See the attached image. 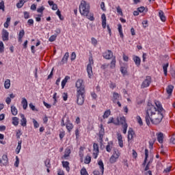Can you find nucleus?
I'll use <instances>...</instances> for the list:
<instances>
[{"label": "nucleus", "mask_w": 175, "mask_h": 175, "mask_svg": "<svg viewBox=\"0 0 175 175\" xmlns=\"http://www.w3.org/2000/svg\"><path fill=\"white\" fill-rule=\"evenodd\" d=\"M173 90H174V86H173L172 85H169L166 88L167 94H168V95H170L171 94H172Z\"/></svg>", "instance_id": "nucleus-22"}, {"label": "nucleus", "mask_w": 175, "mask_h": 175, "mask_svg": "<svg viewBox=\"0 0 175 175\" xmlns=\"http://www.w3.org/2000/svg\"><path fill=\"white\" fill-rule=\"evenodd\" d=\"M71 61H75L76 59V53L72 52L70 56Z\"/></svg>", "instance_id": "nucleus-54"}, {"label": "nucleus", "mask_w": 175, "mask_h": 175, "mask_svg": "<svg viewBox=\"0 0 175 175\" xmlns=\"http://www.w3.org/2000/svg\"><path fill=\"white\" fill-rule=\"evenodd\" d=\"M11 113L12 116H17V113H18V111H17V108H16L14 105L11 106Z\"/></svg>", "instance_id": "nucleus-29"}, {"label": "nucleus", "mask_w": 175, "mask_h": 175, "mask_svg": "<svg viewBox=\"0 0 175 175\" xmlns=\"http://www.w3.org/2000/svg\"><path fill=\"white\" fill-rule=\"evenodd\" d=\"M146 8L144 7H140L137 8V10L139 13H143V12H144Z\"/></svg>", "instance_id": "nucleus-58"}, {"label": "nucleus", "mask_w": 175, "mask_h": 175, "mask_svg": "<svg viewBox=\"0 0 175 175\" xmlns=\"http://www.w3.org/2000/svg\"><path fill=\"white\" fill-rule=\"evenodd\" d=\"M24 35H25V32L24 31V30H21V31L19 32L18 38H23V37H24Z\"/></svg>", "instance_id": "nucleus-55"}, {"label": "nucleus", "mask_w": 175, "mask_h": 175, "mask_svg": "<svg viewBox=\"0 0 175 175\" xmlns=\"http://www.w3.org/2000/svg\"><path fill=\"white\" fill-rule=\"evenodd\" d=\"M107 124H114L115 125H120V119L117 118V122H114L113 118H110L109 119V121L107 122Z\"/></svg>", "instance_id": "nucleus-19"}, {"label": "nucleus", "mask_w": 175, "mask_h": 175, "mask_svg": "<svg viewBox=\"0 0 175 175\" xmlns=\"http://www.w3.org/2000/svg\"><path fill=\"white\" fill-rule=\"evenodd\" d=\"M116 56H114L110 63V68L111 69H114L116 68Z\"/></svg>", "instance_id": "nucleus-31"}, {"label": "nucleus", "mask_w": 175, "mask_h": 175, "mask_svg": "<svg viewBox=\"0 0 175 175\" xmlns=\"http://www.w3.org/2000/svg\"><path fill=\"white\" fill-rule=\"evenodd\" d=\"M79 13L90 21L95 20L94 13L90 12V3L84 0H82L79 4Z\"/></svg>", "instance_id": "nucleus-3"}, {"label": "nucleus", "mask_w": 175, "mask_h": 175, "mask_svg": "<svg viewBox=\"0 0 175 175\" xmlns=\"http://www.w3.org/2000/svg\"><path fill=\"white\" fill-rule=\"evenodd\" d=\"M103 57L105 59H111L113 57V52L110 50H107L105 53H103Z\"/></svg>", "instance_id": "nucleus-6"}, {"label": "nucleus", "mask_w": 175, "mask_h": 175, "mask_svg": "<svg viewBox=\"0 0 175 175\" xmlns=\"http://www.w3.org/2000/svg\"><path fill=\"white\" fill-rule=\"evenodd\" d=\"M57 39V34H54L49 38V42H54Z\"/></svg>", "instance_id": "nucleus-46"}, {"label": "nucleus", "mask_w": 175, "mask_h": 175, "mask_svg": "<svg viewBox=\"0 0 175 175\" xmlns=\"http://www.w3.org/2000/svg\"><path fill=\"white\" fill-rule=\"evenodd\" d=\"M120 98H121V96L118 93L113 92L112 98L113 103H117V101L120 100Z\"/></svg>", "instance_id": "nucleus-12"}, {"label": "nucleus", "mask_w": 175, "mask_h": 175, "mask_svg": "<svg viewBox=\"0 0 175 175\" xmlns=\"http://www.w3.org/2000/svg\"><path fill=\"white\" fill-rule=\"evenodd\" d=\"M120 157V154L115 152L109 159L110 163H116L117 162V159Z\"/></svg>", "instance_id": "nucleus-7"}, {"label": "nucleus", "mask_w": 175, "mask_h": 175, "mask_svg": "<svg viewBox=\"0 0 175 175\" xmlns=\"http://www.w3.org/2000/svg\"><path fill=\"white\" fill-rule=\"evenodd\" d=\"M137 121L139 125H143V120H142V118L140 116H137Z\"/></svg>", "instance_id": "nucleus-49"}, {"label": "nucleus", "mask_w": 175, "mask_h": 175, "mask_svg": "<svg viewBox=\"0 0 175 175\" xmlns=\"http://www.w3.org/2000/svg\"><path fill=\"white\" fill-rule=\"evenodd\" d=\"M30 109H31V110H33V111H35V110H36V108L35 107V105H33V104L30 103L29 105Z\"/></svg>", "instance_id": "nucleus-61"}, {"label": "nucleus", "mask_w": 175, "mask_h": 175, "mask_svg": "<svg viewBox=\"0 0 175 175\" xmlns=\"http://www.w3.org/2000/svg\"><path fill=\"white\" fill-rule=\"evenodd\" d=\"M154 143H155V139L149 142V148H150L151 150H152Z\"/></svg>", "instance_id": "nucleus-52"}, {"label": "nucleus", "mask_w": 175, "mask_h": 175, "mask_svg": "<svg viewBox=\"0 0 175 175\" xmlns=\"http://www.w3.org/2000/svg\"><path fill=\"white\" fill-rule=\"evenodd\" d=\"M33 124L34 128H38L39 126V123L35 119H33Z\"/></svg>", "instance_id": "nucleus-53"}, {"label": "nucleus", "mask_w": 175, "mask_h": 175, "mask_svg": "<svg viewBox=\"0 0 175 175\" xmlns=\"http://www.w3.org/2000/svg\"><path fill=\"white\" fill-rule=\"evenodd\" d=\"M28 2V0H20L19 2L16 4V7L20 9L24 6V3Z\"/></svg>", "instance_id": "nucleus-23"}, {"label": "nucleus", "mask_w": 175, "mask_h": 175, "mask_svg": "<svg viewBox=\"0 0 175 175\" xmlns=\"http://www.w3.org/2000/svg\"><path fill=\"white\" fill-rule=\"evenodd\" d=\"M106 150H107V152H111V146H110V142H109L108 144L107 145Z\"/></svg>", "instance_id": "nucleus-50"}, {"label": "nucleus", "mask_w": 175, "mask_h": 175, "mask_svg": "<svg viewBox=\"0 0 175 175\" xmlns=\"http://www.w3.org/2000/svg\"><path fill=\"white\" fill-rule=\"evenodd\" d=\"M0 10L5 12V2L3 1H1L0 3Z\"/></svg>", "instance_id": "nucleus-43"}, {"label": "nucleus", "mask_w": 175, "mask_h": 175, "mask_svg": "<svg viewBox=\"0 0 175 175\" xmlns=\"http://www.w3.org/2000/svg\"><path fill=\"white\" fill-rule=\"evenodd\" d=\"M120 72L123 75V76H125L126 73H128V66H122L120 67Z\"/></svg>", "instance_id": "nucleus-14"}, {"label": "nucleus", "mask_w": 175, "mask_h": 175, "mask_svg": "<svg viewBox=\"0 0 175 175\" xmlns=\"http://www.w3.org/2000/svg\"><path fill=\"white\" fill-rule=\"evenodd\" d=\"M91 162V157L90 156H86L85 159V163L88 165Z\"/></svg>", "instance_id": "nucleus-48"}, {"label": "nucleus", "mask_w": 175, "mask_h": 175, "mask_svg": "<svg viewBox=\"0 0 175 175\" xmlns=\"http://www.w3.org/2000/svg\"><path fill=\"white\" fill-rule=\"evenodd\" d=\"M94 65V60L92 59H89V64L87 66V72L89 79H91L92 77V66Z\"/></svg>", "instance_id": "nucleus-4"}, {"label": "nucleus", "mask_w": 175, "mask_h": 175, "mask_svg": "<svg viewBox=\"0 0 175 175\" xmlns=\"http://www.w3.org/2000/svg\"><path fill=\"white\" fill-rule=\"evenodd\" d=\"M165 109L159 101L155 102V105L148 103L146 107L145 120L147 125H158L163 119Z\"/></svg>", "instance_id": "nucleus-1"}, {"label": "nucleus", "mask_w": 175, "mask_h": 175, "mask_svg": "<svg viewBox=\"0 0 175 175\" xmlns=\"http://www.w3.org/2000/svg\"><path fill=\"white\" fill-rule=\"evenodd\" d=\"M91 42L92 44H93L94 46H96V44H98V40L94 37L91 38Z\"/></svg>", "instance_id": "nucleus-42"}, {"label": "nucleus", "mask_w": 175, "mask_h": 175, "mask_svg": "<svg viewBox=\"0 0 175 175\" xmlns=\"http://www.w3.org/2000/svg\"><path fill=\"white\" fill-rule=\"evenodd\" d=\"M23 143V141H18V146L16 149V154H20V151L21 150V144Z\"/></svg>", "instance_id": "nucleus-32"}, {"label": "nucleus", "mask_w": 175, "mask_h": 175, "mask_svg": "<svg viewBox=\"0 0 175 175\" xmlns=\"http://www.w3.org/2000/svg\"><path fill=\"white\" fill-rule=\"evenodd\" d=\"M109 64H103V65H101V69H107V68H109Z\"/></svg>", "instance_id": "nucleus-62"}, {"label": "nucleus", "mask_w": 175, "mask_h": 175, "mask_svg": "<svg viewBox=\"0 0 175 175\" xmlns=\"http://www.w3.org/2000/svg\"><path fill=\"white\" fill-rule=\"evenodd\" d=\"M105 135V129L103 128V125L100 124V130L99 131V139L100 143L103 142V136Z\"/></svg>", "instance_id": "nucleus-8"}, {"label": "nucleus", "mask_w": 175, "mask_h": 175, "mask_svg": "<svg viewBox=\"0 0 175 175\" xmlns=\"http://www.w3.org/2000/svg\"><path fill=\"white\" fill-rule=\"evenodd\" d=\"M118 29L120 38H124V33H122V25H121V24L118 25Z\"/></svg>", "instance_id": "nucleus-33"}, {"label": "nucleus", "mask_w": 175, "mask_h": 175, "mask_svg": "<svg viewBox=\"0 0 175 175\" xmlns=\"http://www.w3.org/2000/svg\"><path fill=\"white\" fill-rule=\"evenodd\" d=\"M12 124L15 126H17V125H18V118L17 117L12 118Z\"/></svg>", "instance_id": "nucleus-37"}, {"label": "nucleus", "mask_w": 175, "mask_h": 175, "mask_svg": "<svg viewBox=\"0 0 175 175\" xmlns=\"http://www.w3.org/2000/svg\"><path fill=\"white\" fill-rule=\"evenodd\" d=\"M117 136H118V144H119L120 147H121V148H122L124 147V142L122 141V135H121V133H118Z\"/></svg>", "instance_id": "nucleus-11"}, {"label": "nucleus", "mask_w": 175, "mask_h": 175, "mask_svg": "<svg viewBox=\"0 0 175 175\" xmlns=\"http://www.w3.org/2000/svg\"><path fill=\"white\" fill-rule=\"evenodd\" d=\"M167 68H169V63L163 64V70L164 72L165 76H167Z\"/></svg>", "instance_id": "nucleus-30"}, {"label": "nucleus", "mask_w": 175, "mask_h": 175, "mask_svg": "<svg viewBox=\"0 0 175 175\" xmlns=\"http://www.w3.org/2000/svg\"><path fill=\"white\" fill-rule=\"evenodd\" d=\"M148 158V149H145V159L143 163V165L146 166V163H147V159Z\"/></svg>", "instance_id": "nucleus-36"}, {"label": "nucleus", "mask_w": 175, "mask_h": 175, "mask_svg": "<svg viewBox=\"0 0 175 175\" xmlns=\"http://www.w3.org/2000/svg\"><path fill=\"white\" fill-rule=\"evenodd\" d=\"M44 6H41L40 8L37 9V12L38 13H41V14H43V12L44 11Z\"/></svg>", "instance_id": "nucleus-47"}, {"label": "nucleus", "mask_w": 175, "mask_h": 175, "mask_svg": "<svg viewBox=\"0 0 175 175\" xmlns=\"http://www.w3.org/2000/svg\"><path fill=\"white\" fill-rule=\"evenodd\" d=\"M133 135H135V132H133V129L130 128L128 131V139L132 140L133 139Z\"/></svg>", "instance_id": "nucleus-20"}, {"label": "nucleus", "mask_w": 175, "mask_h": 175, "mask_svg": "<svg viewBox=\"0 0 175 175\" xmlns=\"http://www.w3.org/2000/svg\"><path fill=\"white\" fill-rule=\"evenodd\" d=\"M18 165H20V159H18V157H16V161H15V163H14V166L16 167H18Z\"/></svg>", "instance_id": "nucleus-44"}, {"label": "nucleus", "mask_w": 175, "mask_h": 175, "mask_svg": "<svg viewBox=\"0 0 175 175\" xmlns=\"http://www.w3.org/2000/svg\"><path fill=\"white\" fill-rule=\"evenodd\" d=\"M1 35H2V39L3 42H6L9 40V32H8L6 30L3 29Z\"/></svg>", "instance_id": "nucleus-9"}, {"label": "nucleus", "mask_w": 175, "mask_h": 175, "mask_svg": "<svg viewBox=\"0 0 175 175\" xmlns=\"http://www.w3.org/2000/svg\"><path fill=\"white\" fill-rule=\"evenodd\" d=\"M121 124V125H122V126H124V125H128L127 124H126V119H125V117H120V120H119V124Z\"/></svg>", "instance_id": "nucleus-27"}, {"label": "nucleus", "mask_w": 175, "mask_h": 175, "mask_svg": "<svg viewBox=\"0 0 175 175\" xmlns=\"http://www.w3.org/2000/svg\"><path fill=\"white\" fill-rule=\"evenodd\" d=\"M159 16L163 23L166 21V16H165V13H163V11L162 10L159 11Z\"/></svg>", "instance_id": "nucleus-17"}, {"label": "nucleus", "mask_w": 175, "mask_h": 175, "mask_svg": "<svg viewBox=\"0 0 175 175\" xmlns=\"http://www.w3.org/2000/svg\"><path fill=\"white\" fill-rule=\"evenodd\" d=\"M21 116V125L22 126H27V118H25V116L23 113H20Z\"/></svg>", "instance_id": "nucleus-10"}, {"label": "nucleus", "mask_w": 175, "mask_h": 175, "mask_svg": "<svg viewBox=\"0 0 175 175\" xmlns=\"http://www.w3.org/2000/svg\"><path fill=\"white\" fill-rule=\"evenodd\" d=\"M68 58H69V53L66 52L62 59V63L66 64L68 62Z\"/></svg>", "instance_id": "nucleus-26"}, {"label": "nucleus", "mask_w": 175, "mask_h": 175, "mask_svg": "<svg viewBox=\"0 0 175 175\" xmlns=\"http://www.w3.org/2000/svg\"><path fill=\"white\" fill-rule=\"evenodd\" d=\"M102 18V27L103 28H106V15L105 14H103L101 16Z\"/></svg>", "instance_id": "nucleus-24"}, {"label": "nucleus", "mask_w": 175, "mask_h": 175, "mask_svg": "<svg viewBox=\"0 0 175 175\" xmlns=\"http://www.w3.org/2000/svg\"><path fill=\"white\" fill-rule=\"evenodd\" d=\"M68 80H70V77L66 76L64 79L62 80V89L65 88V85H66V83H68Z\"/></svg>", "instance_id": "nucleus-18"}, {"label": "nucleus", "mask_w": 175, "mask_h": 175, "mask_svg": "<svg viewBox=\"0 0 175 175\" xmlns=\"http://www.w3.org/2000/svg\"><path fill=\"white\" fill-rule=\"evenodd\" d=\"M63 100H68V93H64L63 94Z\"/></svg>", "instance_id": "nucleus-64"}, {"label": "nucleus", "mask_w": 175, "mask_h": 175, "mask_svg": "<svg viewBox=\"0 0 175 175\" xmlns=\"http://www.w3.org/2000/svg\"><path fill=\"white\" fill-rule=\"evenodd\" d=\"M83 79H78L76 82L77 88V103L79 106L84 105L85 98V86L84 85Z\"/></svg>", "instance_id": "nucleus-2"}, {"label": "nucleus", "mask_w": 175, "mask_h": 175, "mask_svg": "<svg viewBox=\"0 0 175 175\" xmlns=\"http://www.w3.org/2000/svg\"><path fill=\"white\" fill-rule=\"evenodd\" d=\"M157 140L160 144L163 143V133H160L157 135Z\"/></svg>", "instance_id": "nucleus-25"}, {"label": "nucleus", "mask_w": 175, "mask_h": 175, "mask_svg": "<svg viewBox=\"0 0 175 175\" xmlns=\"http://www.w3.org/2000/svg\"><path fill=\"white\" fill-rule=\"evenodd\" d=\"M4 87L6 90L10 88V79H6L4 83Z\"/></svg>", "instance_id": "nucleus-34"}, {"label": "nucleus", "mask_w": 175, "mask_h": 175, "mask_svg": "<svg viewBox=\"0 0 175 175\" xmlns=\"http://www.w3.org/2000/svg\"><path fill=\"white\" fill-rule=\"evenodd\" d=\"M56 14L58 16V17L61 19V20H64V18H62V16L61 15V11H59V10H58L56 12Z\"/></svg>", "instance_id": "nucleus-56"}, {"label": "nucleus", "mask_w": 175, "mask_h": 175, "mask_svg": "<svg viewBox=\"0 0 175 175\" xmlns=\"http://www.w3.org/2000/svg\"><path fill=\"white\" fill-rule=\"evenodd\" d=\"M45 166L48 168H50L51 167V164H50V159H47L44 161Z\"/></svg>", "instance_id": "nucleus-41"}, {"label": "nucleus", "mask_w": 175, "mask_h": 175, "mask_svg": "<svg viewBox=\"0 0 175 175\" xmlns=\"http://www.w3.org/2000/svg\"><path fill=\"white\" fill-rule=\"evenodd\" d=\"M93 148L94 152H96V154L99 152V145H98V144H94Z\"/></svg>", "instance_id": "nucleus-38"}, {"label": "nucleus", "mask_w": 175, "mask_h": 175, "mask_svg": "<svg viewBox=\"0 0 175 175\" xmlns=\"http://www.w3.org/2000/svg\"><path fill=\"white\" fill-rule=\"evenodd\" d=\"M110 114H111V111H110V109H108L107 111H105L103 118H109V116H110Z\"/></svg>", "instance_id": "nucleus-35"}, {"label": "nucleus", "mask_w": 175, "mask_h": 175, "mask_svg": "<svg viewBox=\"0 0 175 175\" xmlns=\"http://www.w3.org/2000/svg\"><path fill=\"white\" fill-rule=\"evenodd\" d=\"M21 105H23V109L27 110V108L28 107V101L27 100V98H22Z\"/></svg>", "instance_id": "nucleus-15"}, {"label": "nucleus", "mask_w": 175, "mask_h": 175, "mask_svg": "<svg viewBox=\"0 0 175 175\" xmlns=\"http://www.w3.org/2000/svg\"><path fill=\"white\" fill-rule=\"evenodd\" d=\"M123 128V133H126V131L128 129V124H125L124 126H122Z\"/></svg>", "instance_id": "nucleus-57"}, {"label": "nucleus", "mask_w": 175, "mask_h": 175, "mask_svg": "<svg viewBox=\"0 0 175 175\" xmlns=\"http://www.w3.org/2000/svg\"><path fill=\"white\" fill-rule=\"evenodd\" d=\"M170 143L175 144V135H173L170 139Z\"/></svg>", "instance_id": "nucleus-59"}, {"label": "nucleus", "mask_w": 175, "mask_h": 175, "mask_svg": "<svg viewBox=\"0 0 175 175\" xmlns=\"http://www.w3.org/2000/svg\"><path fill=\"white\" fill-rule=\"evenodd\" d=\"M63 167H65L67 172L70 170V167H69V162L68 161H62Z\"/></svg>", "instance_id": "nucleus-28"}, {"label": "nucleus", "mask_w": 175, "mask_h": 175, "mask_svg": "<svg viewBox=\"0 0 175 175\" xmlns=\"http://www.w3.org/2000/svg\"><path fill=\"white\" fill-rule=\"evenodd\" d=\"M24 16H25V18H26V19L29 18V12H24Z\"/></svg>", "instance_id": "nucleus-63"}, {"label": "nucleus", "mask_w": 175, "mask_h": 175, "mask_svg": "<svg viewBox=\"0 0 175 175\" xmlns=\"http://www.w3.org/2000/svg\"><path fill=\"white\" fill-rule=\"evenodd\" d=\"M98 164L101 170V174L103 175V173L105 172V165L103 164V161H102V160H100Z\"/></svg>", "instance_id": "nucleus-21"}, {"label": "nucleus", "mask_w": 175, "mask_h": 175, "mask_svg": "<svg viewBox=\"0 0 175 175\" xmlns=\"http://www.w3.org/2000/svg\"><path fill=\"white\" fill-rule=\"evenodd\" d=\"M123 61H125V62H128V61H129V57L125 54L123 55Z\"/></svg>", "instance_id": "nucleus-60"}, {"label": "nucleus", "mask_w": 175, "mask_h": 175, "mask_svg": "<svg viewBox=\"0 0 175 175\" xmlns=\"http://www.w3.org/2000/svg\"><path fill=\"white\" fill-rule=\"evenodd\" d=\"M0 162L2 165L5 166V165H8V156L5 154H3L2 157V159L0 160Z\"/></svg>", "instance_id": "nucleus-16"}, {"label": "nucleus", "mask_w": 175, "mask_h": 175, "mask_svg": "<svg viewBox=\"0 0 175 175\" xmlns=\"http://www.w3.org/2000/svg\"><path fill=\"white\" fill-rule=\"evenodd\" d=\"M116 10H117L118 13L119 14H120V16H122V9H121V7L118 6V7L116 8Z\"/></svg>", "instance_id": "nucleus-51"}, {"label": "nucleus", "mask_w": 175, "mask_h": 175, "mask_svg": "<svg viewBox=\"0 0 175 175\" xmlns=\"http://www.w3.org/2000/svg\"><path fill=\"white\" fill-rule=\"evenodd\" d=\"M5 51V46L3 45V42L0 41V53H3Z\"/></svg>", "instance_id": "nucleus-39"}, {"label": "nucleus", "mask_w": 175, "mask_h": 175, "mask_svg": "<svg viewBox=\"0 0 175 175\" xmlns=\"http://www.w3.org/2000/svg\"><path fill=\"white\" fill-rule=\"evenodd\" d=\"M151 84V77L147 76L141 85V88H147Z\"/></svg>", "instance_id": "nucleus-5"}, {"label": "nucleus", "mask_w": 175, "mask_h": 175, "mask_svg": "<svg viewBox=\"0 0 175 175\" xmlns=\"http://www.w3.org/2000/svg\"><path fill=\"white\" fill-rule=\"evenodd\" d=\"M133 59L136 66H140V62H142V60L140 59V57H139V56L133 55Z\"/></svg>", "instance_id": "nucleus-13"}, {"label": "nucleus", "mask_w": 175, "mask_h": 175, "mask_svg": "<svg viewBox=\"0 0 175 175\" xmlns=\"http://www.w3.org/2000/svg\"><path fill=\"white\" fill-rule=\"evenodd\" d=\"M81 175H88V172H87V170L84 167H83L81 170Z\"/></svg>", "instance_id": "nucleus-45"}, {"label": "nucleus", "mask_w": 175, "mask_h": 175, "mask_svg": "<svg viewBox=\"0 0 175 175\" xmlns=\"http://www.w3.org/2000/svg\"><path fill=\"white\" fill-rule=\"evenodd\" d=\"M66 128L69 132H70L71 129H73V124L72 123H68L66 124Z\"/></svg>", "instance_id": "nucleus-40"}]
</instances>
